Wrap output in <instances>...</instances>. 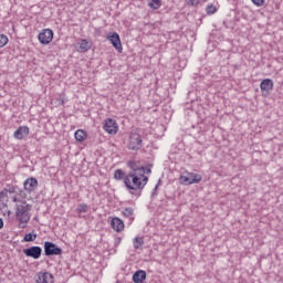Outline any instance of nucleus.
I'll return each instance as SVG.
<instances>
[{"label": "nucleus", "instance_id": "1", "mask_svg": "<svg viewBox=\"0 0 283 283\" xmlns=\"http://www.w3.org/2000/svg\"><path fill=\"white\" fill-rule=\"evenodd\" d=\"M124 185L132 196H136L137 198L143 196V182H140V175L127 174L124 178Z\"/></svg>", "mask_w": 283, "mask_h": 283}, {"label": "nucleus", "instance_id": "2", "mask_svg": "<svg viewBox=\"0 0 283 283\" xmlns=\"http://www.w3.org/2000/svg\"><path fill=\"white\" fill-rule=\"evenodd\" d=\"M30 211H32V205L28 203L25 199L21 203L15 205V218H18L21 224H28L30 222Z\"/></svg>", "mask_w": 283, "mask_h": 283}, {"label": "nucleus", "instance_id": "3", "mask_svg": "<svg viewBox=\"0 0 283 283\" xmlns=\"http://www.w3.org/2000/svg\"><path fill=\"white\" fill-rule=\"evenodd\" d=\"M44 255L46 258H52V255H63V249L56 245L52 241L44 242Z\"/></svg>", "mask_w": 283, "mask_h": 283}, {"label": "nucleus", "instance_id": "4", "mask_svg": "<svg viewBox=\"0 0 283 283\" xmlns=\"http://www.w3.org/2000/svg\"><path fill=\"white\" fill-rule=\"evenodd\" d=\"M143 147V137L138 133H130L128 149L138 151Z\"/></svg>", "mask_w": 283, "mask_h": 283}, {"label": "nucleus", "instance_id": "5", "mask_svg": "<svg viewBox=\"0 0 283 283\" xmlns=\"http://www.w3.org/2000/svg\"><path fill=\"white\" fill-rule=\"evenodd\" d=\"M52 39H54V31L52 29H43L38 35V40L42 45H50Z\"/></svg>", "mask_w": 283, "mask_h": 283}, {"label": "nucleus", "instance_id": "6", "mask_svg": "<svg viewBox=\"0 0 283 283\" xmlns=\"http://www.w3.org/2000/svg\"><path fill=\"white\" fill-rule=\"evenodd\" d=\"M23 253L27 258H32L33 260H39L43 254V248L39 245H32L30 248L23 249Z\"/></svg>", "mask_w": 283, "mask_h": 283}, {"label": "nucleus", "instance_id": "7", "mask_svg": "<svg viewBox=\"0 0 283 283\" xmlns=\"http://www.w3.org/2000/svg\"><path fill=\"white\" fill-rule=\"evenodd\" d=\"M107 41H109L117 50V52H123V44L120 43V35L117 32H109L106 36Z\"/></svg>", "mask_w": 283, "mask_h": 283}, {"label": "nucleus", "instance_id": "8", "mask_svg": "<svg viewBox=\"0 0 283 283\" xmlns=\"http://www.w3.org/2000/svg\"><path fill=\"white\" fill-rule=\"evenodd\" d=\"M39 188V180L35 177H29L24 182H23V189L27 191V193H32L36 191Z\"/></svg>", "mask_w": 283, "mask_h": 283}, {"label": "nucleus", "instance_id": "9", "mask_svg": "<svg viewBox=\"0 0 283 283\" xmlns=\"http://www.w3.org/2000/svg\"><path fill=\"white\" fill-rule=\"evenodd\" d=\"M260 90L262 92V96H269L271 92H273V80L265 78L261 81Z\"/></svg>", "mask_w": 283, "mask_h": 283}, {"label": "nucleus", "instance_id": "10", "mask_svg": "<svg viewBox=\"0 0 283 283\" xmlns=\"http://www.w3.org/2000/svg\"><path fill=\"white\" fill-rule=\"evenodd\" d=\"M127 167L128 169H130L128 174H138V176H143V174H145V170L143 169V165H140V161L129 160L127 161Z\"/></svg>", "mask_w": 283, "mask_h": 283}, {"label": "nucleus", "instance_id": "11", "mask_svg": "<svg viewBox=\"0 0 283 283\" xmlns=\"http://www.w3.org/2000/svg\"><path fill=\"white\" fill-rule=\"evenodd\" d=\"M4 189H7V193H15L22 200H25V198H28V192H25V190L19 188V186H17V185H7V187Z\"/></svg>", "mask_w": 283, "mask_h": 283}, {"label": "nucleus", "instance_id": "12", "mask_svg": "<svg viewBox=\"0 0 283 283\" xmlns=\"http://www.w3.org/2000/svg\"><path fill=\"white\" fill-rule=\"evenodd\" d=\"M36 283H54V275L50 272H39L35 274Z\"/></svg>", "mask_w": 283, "mask_h": 283}, {"label": "nucleus", "instance_id": "13", "mask_svg": "<svg viewBox=\"0 0 283 283\" xmlns=\"http://www.w3.org/2000/svg\"><path fill=\"white\" fill-rule=\"evenodd\" d=\"M103 128L107 132V134H118V124L113 118H107Z\"/></svg>", "mask_w": 283, "mask_h": 283}, {"label": "nucleus", "instance_id": "14", "mask_svg": "<svg viewBox=\"0 0 283 283\" xmlns=\"http://www.w3.org/2000/svg\"><path fill=\"white\" fill-rule=\"evenodd\" d=\"M29 135H30V128L28 126L18 127V129L13 134L17 140H23V138H25Z\"/></svg>", "mask_w": 283, "mask_h": 283}, {"label": "nucleus", "instance_id": "15", "mask_svg": "<svg viewBox=\"0 0 283 283\" xmlns=\"http://www.w3.org/2000/svg\"><path fill=\"white\" fill-rule=\"evenodd\" d=\"M111 227L117 233H120L125 229V222L122 221L120 218L115 217L111 220Z\"/></svg>", "mask_w": 283, "mask_h": 283}, {"label": "nucleus", "instance_id": "16", "mask_svg": "<svg viewBox=\"0 0 283 283\" xmlns=\"http://www.w3.org/2000/svg\"><path fill=\"white\" fill-rule=\"evenodd\" d=\"M146 280H147V272L145 270H137L133 274L134 283H145Z\"/></svg>", "mask_w": 283, "mask_h": 283}, {"label": "nucleus", "instance_id": "17", "mask_svg": "<svg viewBox=\"0 0 283 283\" xmlns=\"http://www.w3.org/2000/svg\"><path fill=\"white\" fill-rule=\"evenodd\" d=\"M122 214L124 216V218H128V220L130 222H134L135 218H134V208L128 207V208H124L122 210Z\"/></svg>", "mask_w": 283, "mask_h": 283}, {"label": "nucleus", "instance_id": "18", "mask_svg": "<svg viewBox=\"0 0 283 283\" xmlns=\"http://www.w3.org/2000/svg\"><path fill=\"white\" fill-rule=\"evenodd\" d=\"M74 137L78 143H83L87 138V132L77 129L74 134Z\"/></svg>", "mask_w": 283, "mask_h": 283}, {"label": "nucleus", "instance_id": "19", "mask_svg": "<svg viewBox=\"0 0 283 283\" xmlns=\"http://www.w3.org/2000/svg\"><path fill=\"white\" fill-rule=\"evenodd\" d=\"M88 50H92V45L87 40H82L80 43V52H88Z\"/></svg>", "mask_w": 283, "mask_h": 283}, {"label": "nucleus", "instance_id": "20", "mask_svg": "<svg viewBox=\"0 0 283 283\" xmlns=\"http://www.w3.org/2000/svg\"><path fill=\"white\" fill-rule=\"evenodd\" d=\"M133 244H134V249H136V250L142 249L143 245L145 244V240H143V238H140V237H136L133 240Z\"/></svg>", "mask_w": 283, "mask_h": 283}, {"label": "nucleus", "instance_id": "21", "mask_svg": "<svg viewBox=\"0 0 283 283\" xmlns=\"http://www.w3.org/2000/svg\"><path fill=\"white\" fill-rule=\"evenodd\" d=\"M38 235L36 232H34V230L31 233H27L23 237V242H34V240H36Z\"/></svg>", "mask_w": 283, "mask_h": 283}, {"label": "nucleus", "instance_id": "22", "mask_svg": "<svg viewBox=\"0 0 283 283\" xmlns=\"http://www.w3.org/2000/svg\"><path fill=\"white\" fill-rule=\"evenodd\" d=\"M148 6L153 10H158L160 8V6H163V1L161 0H149Z\"/></svg>", "mask_w": 283, "mask_h": 283}, {"label": "nucleus", "instance_id": "23", "mask_svg": "<svg viewBox=\"0 0 283 283\" xmlns=\"http://www.w3.org/2000/svg\"><path fill=\"white\" fill-rule=\"evenodd\" d=\"M125 176L127 175H125V171L123 169H117L114 172L115 180H125Z\"/></svg>", "mask_w": 283, "mask_h": 283}, {"label": "nucleus", "instance_id": "24", "mask_svg": "<svg viewBox=\"0 0 283 283\" xmlns=\"http://www.w3.org/2000/svg\"><path fill=\"white\" fill-rule=\"evenodd\" d=\"M180 185H192L191 178H189V175H181L179 177Z\"/></svg>", "mask_w": 283, "mask_h": 283}, {"label": "nucleus", "instance_id": "25", "mask_svg": "<svg viewBox=\"0 0 283 283\" xmlns=\"http://www.w3.org/2000/svg\"><path fill=\"white\" fill-rule=\"evenodd\" d=\"M191 182L192 185H198V182H202V175L193 172Z\"/></svg>", "mask_w": 283, "mask_h": 283}, {"label": "nucleus", "instance_id": "26", "mask_svg": "<svg viewBox=\"0 0 283 283\" xmlns=\"http://www.w3.org/2000/svg\"><path fill=\"white\" fill-rule=\"evenodd\" d=\"M207 14H216L218 12V9L213 4H208L206 8Z\"/></svg>", "mask_w": 283, "mask_h": 283}, {"label": "nucleus", "instance_id": "27", "mask_svg": "<svg viewBox=\"0 0 283 283\" xmlns=\"http://www.w3.org/2000/svg\"><path fill=\"white\" fill-rule=\"evenodd\" d=\"M140 177V182H142V189H145L147 186V182H149V177H147L145 174L139 175Z\"/></svg>", "mask_w": 283, "mask_h": 283}, {"label": "nucleus", "instance_id": "28", "mask_svg": "<svg viewBox=\"0 0 283 283\" xmlns=\"http://www.w3.org/2000/svg\"><path fill=\"white\" fill-rule=\"evenodd\" d=\"M8 36L6 34H0V48H6L8 45Z\"/></svg>", "mask_w": 283, "mask_h": 283}, {"label": "nucleus", "instance_id": "29", "mask_svg": "<svg viewBox=\"0 0 283 283\" xmlns=\"http://www.w3.org/2000/svg\"><path fill=\"white\" fill-rule=\"evenodd\" d=\"M87 209H88V207L85 203H81L77 206L78 213H87Z\"/></svg>", "mask_w": 283, "mask_h": 283}, {"label": "nucleus", "instance_id": "30", "mask_svg": "<svg viewBox=\"0 0 283 283\" xmlns=\"http://www.w3.org/2000/svg\"><path fill=\"white\" fill-rule=\"evenodd\" d=\"M163 180H158L157 185L155 186V189L151 192V198H155V196H158V187L161 185Z\"/></svg>", "mask_w": 283, "mask_h": 283}, {"label": "nucleus", "instance_id": "31", "mask_svg": "<svg viewBox=\"0 0 283 283\" xmlns=\"http://www.w3.org/2000/svg\"><path fill=\"white\" fill-rule=\"evenodd\" d=\"M143 169H144V176H145V174L147 176L151 175V165L143 166Z\"/></svg>", "mask_w": 283, "mask_h": 283}, {"label": "nucleus", "instance_id": "32", "mask_svg": "<svg viewBox=\"0 0 283 283\" xmlns=\"http://www.w3.org/2000/svg\"><path fill=\"white\" fill-rule=\"evenodd\" d=\"M6 198H8V190L6 188H3L0 191V200H6Z\"/></svg>", "mask_w": 283, "mask_h": 283}, {"label": "nucleus", "instance_id": "33", "mask_svg": "<svg viewBox=\"0 0 283 283\" xmlns=\"http://www.w3.org/2000/svg\"><path fill=\"white\" fill-rule=\"evenodd\" d=\"M187 6L196 7L200 3V0H186Z\"/></svg>", "mask_w": 283, "mask_h": 283}, {"label": "nucleus", "instance_id": "34", "mask_svg": "<svg viewBox=\"0 0 283 283\" xmlns=\"http://www.w3.org/2000/svg\"><path fill=\"white\" fill-rule=\"evenodd\" d=\"M254 6L262 8L264 6V0H251Z\"/></svg>", "mask_w": 283, "mask_h": 283}, {"label": "nucleus", "instance_id": "35", "mask_svg": "<svg viewBox=\"0 0 283 283\" xmlns=\"http://www.w3.org/2000/svg\"><path fill=\"white\" fill-rule=\"evenodd\" d=\"M12 202H23V200H21V197H19V195H15L12 197Z\"/></svg>", "mask_w": 283, "mask_h": 283}, {"label": "nucleus", "instance_id": "36", "mask_svg": "<svg viewBox=\"0 0 283 283\" xmlns=\"http://www.w3.org/2000/svg\"><path fill=\"white\" fill-rule=\"evenodd\" d=\"M25 227H28V223H19V229H25Z\"/></svg>", "mask_w": 283, "mask_h": 283}, {"label": "nucleus", "instance_id": "37", "mask_svg": "<svg viewBox=\"0 0 283 283\" xmlns=\"http://www.w3.org/2000/svg\"><path fill=\"white\" fill-rule=\"evenodd\" d=\"M188 178H190V180H193V172H187Z\"/></svg>", "mask_w": 283, "mask_h": 283}, {"label": "nucleus", "instance_id": "38", "mask_svg": "<svg viewBox=\"0 0 283 283\" xmlns=\"http://www.w3.org/2000/svg\"><path fill=\"white\" fill-rule=\"evenodd\" d=\"M3 229V219L0 218V230Z\"/></svg>", "mask_w": 283, "mask_h": 283}, {"label": "nucleus", "instance_id": "39", "mask_svg": "<svg viewBox=\"0 0 283 283\" xmlns=\"http://www.w3.org/2000/svg\"><path fill=\"white\" fill-rule=\"evenodd\" d=\"M115 244H120V238H117V239L115 240Z\"/></svg>", "mask_w": 283, "mask_h": 283}]
</instances>
